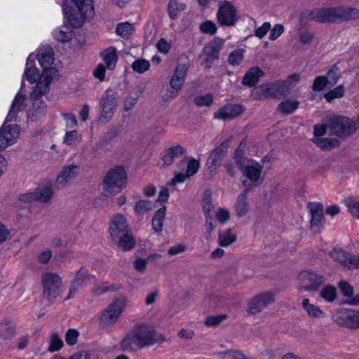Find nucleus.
<instances>
[{
    "label": "nucleus",
    "mask_w": 359,
    "mask_h": 359,
    "mask_svg": "<svg viewBox=\"0 0 359 359\" xmlns=\"http://www.w3.org/2000/svg\"><path fill=\"white\" fill-rule=\"evenodd\" d=\"M37 60L43 68L39 81L33 87L30 93V99L34 102L33 107L35 114L32 116L38 117L44 114L46 107L44 102H40L41 97L48 93L50 84L59 79L60 74L55 67H51L53 62V50L50 46L40 48L37 53Z\"/></svg>",
    "instance_id": "nucleus-1"
},
{
    "label": "nucleus",
    "mask_w": 359,
    "mask_h": 359,
    "mask_svg": "<svg viewBox=\"0 0 359 359\" xmlns=\"http://www.w3.org/2000/svg\"><path fill=\"white\" fill-rule=\"evenodd\" d=\"M78 13L74 14L71 8L63 7V13L68 23H64L54 29L52 34L55 39L60 42L69 41L73 37L72 27H81L85 20L93 17L94 7L92 0H71Z\"/></svg>",
    "instance_id": "nucleus-2"
},
{
    "label": "nucleus",
    "mask_w": 359,
    "mask_h": 359,
    "mask_svg": "<svg viewBox=\"0 0 359 359\" xmlns=\"http://www.w3.org/2000/svg\"><path fill=\"white\" fill-rule=\"evenodd\" d=\"M299 80L297 74L290 76L286 81H277L273 83L262 85L255 88L251 93L254 100H262L268 97H278L287 94L292 86Z\"/></svg>",
    "instance_id": "nucleus-3"
},
{
    "label": "nucleus",
    "mask_w": 359,
    "mask_h": 359,
    "mask_svg": "<svg viewBox=\"0 0 359 359\" xmlns=\"http://www.w3.org/2000/svg\"><path fill=\"white\" fill-rule=\"evenodd\" d=\"M127 177V173L122 166L111 168L103 180V194L109 196L120 193L126 187Z\"/></svg>",
    "instance_id": "nucleus-4"
},
{
    "label": "nucleus",
    "mask_w": 359,
    "mask_h": 359,
    "mask_svg": "<svg viewBox=\"0 0 359 359\" xmlns=\"http://www.w3.org/2000/svg\"><path fill=\"white\" fill-rule=\"evenodd\" d=\"M327 127L331 134L346 138L359 128V118L354 121L345 116H331L327 118Z\"/></svg>",
    "instance_id": "nucleus-5"
},
{
    "label": "nucleus",
    "mask_w": 359,
    "mask_h": 359,
    "mask_svg": "<svg viewBox=\"0 0 359 359\" xmlns=\"http://www.w3.org/2000/svg\"><path fill=\"white\" fill-rule=\"evenodd\" d=\"M127 304V298L120 296L115 298L100 315V323L104 327L114 325L119 318L125 309Z\"/></svg>",
    "instance_id": "nucleus-6"
},
{
    "label": "nucleus",
    "mask_w": 359,
    "mask_h": 359,
    "mask_svg": "<svg viewBox=\"0 0 359 359\" xmlns=\"http://www.w3.org/2000/svg\"><path fill=\"white\" fill-rule=\"evenodd\" d=\"M62 279L56 273L48 272L41 276L43 295L49 302H53L62 292Z\"/></svg>",
    "instance_id": "nucleus-7"
},
{
    "label": "nucleus",
    "mask_w": 359,
    "mask_h": 359,
    "mask_svg": "<svg viewBox=\"0 0 359 359\" xmlns=\"http://www.w3.org/2000/svg\"><path fill=\"white\" fill-rule=\"evenodd\" d=\"M238 168L245 177L243 184L247 189L257 187L262 183L261 173L263 170L262 165L250 159L245 163L240 165Z\"/></svg>",
    "instance_id": "nucleus-8"
},
{
    "label": "nucleus",
    "mask_w": 359,
    "mask_h": 359,
    "mask_svg": "<svg viewBox=\"0 0 359 359\" xmlns=\"http://www.w3.org/2000/svg\"><path fill=\"white\" fill-rule=\"evenodd\" d=\"M303 20L308 18L310 20L321 23L334 22L338 21L337 7L316 8L313 11H306L302 14Z\"/></svg>",
    "instance_id": "nucleus-9"
},
{
    "label": "nucleus",
    "mask_w": 359,
    "mask_h": 359,
    "mask_svg": "<svg viewBox=\"0 0 359 359\" xmlns=\"http://www.w3.org/2000/svg\"><path fill=\"white\" fill-rule=\"evenodd\" d=\"M298 279L302 286L300 291H316L324 282V278L315 272L303 271L299 273Z\"/></svg>",
    "instance_id": "nucleus-10"
},
{
    "label": "nucleus",
    "mask_w": 359,
    "mask_h": 359,
    "mask_svg": "<svg viewBox=\"0 0 359 359\" xmlns=\"http://www.w3.org/2000/svg\"><path fill=\"white\" fill-rule=\"evenodd\" d=\"M275 302L273 293L270 292H261L255 295L248 304V311L250 314H257L269 307Z\"/></svg>",
    "instance_id": "nucleus-11"
},
{
    "label": "nucleus",
    "mask_w": 359,
    "mask_h": 359,
    "mask_svg": "<svg viewBox=\"0 0 359 359\" xmlns=\"http://www.w3.org/2000/svg\"><path fill=\"white\" fill-rule=\"evenodd\" d=\"M139 342V348L153 346L156 343L154 331L144 323L135 325L132 327Z\"/></svg>",
    "instance_id": "nucleus-12"
},
{
    "label": "nucleus",
    "mask_w": 359,
    "mask_h": 359,
    "mask_svg": "<svg viewBox=\"0 0 359 359\" xmlns=\"http://www.w3.org/2000/svg\"><path fill=\"white\" fill-rule=\"evenodd\" d=\"M334 321L339 325L350 329L359 328V311L348 309L339 311L334 316Z\"/></svg>",
    "instance_id": "nucleus-13"
},
{
    "label": "nucleus",
    "mask_w": 359,
    "mask_h": 359,
    "mask_svg": "<svg viewBox=\"0 0 359 359\" xmlns=\"http://www.w3.org/2000/svg\"><path fill=\"white\" fill-rule=\"evenodd\" d=\"M118 93L112 90H107L102 98V115L100 119H109L114 114V111L118 103Z\"/></svg>",
    "instance_id": "nucleus-14"
},
{
    "label": "nucleus",
    "mask_w": 359,
    "mask_h": 359,
    "mask_svg": "<svg viewBox=\"0 0 359 359\" xmlns=\"http://www.w3.org/2000/svg\"><path fill=\"white\" fill-rule=\"evenodd\" d=\"M189 67V59L181 57L169 83L170 88L180 90L184 81L185 76Z\"/></svg>",
    "instance_id": "nucleus-15"
},
{
    "label": "nucleus",
    "mask_w": 359,
    "mask_h": 359,
    "mask_svg": "<svg viewBox=\"0 0 359 359\" xmlns=\"http://www.w3.org/2000/svg\"><path fill=\"white\" fill-rule=\"evenodd\" d=\"M20 127L15 125L2 126L0 128V150H4L17 141Z\"/></svg>",
    "instance_id": "nucleus-16"
},
{
    "label": "nucleus",
    "mask_w": 359,
    "mask_h": 359,
    "mask_svg": "<svg viewBox=\"0 0 359 359\" xmlns=\"http://www.w3.org/2000/svg\"><path fill=\"white\" fill-rule=\"evenodd\" d=\"M217 17L221 25L232 26L236 21V8L230 2H224L219 7Z\"/></svg>",
    "instance_id": "nucleus-17"
},
{
    "label": "nucleus",
    "mask_w": 359,
    "mask_h": 359,
    "mask_svg": "<svg viewBox=\"0 0 359 359\" xmlns=\"http://www.w3.org/2000/svg\"><path fill=\"white\" fill-rule=\"evenodd\" d=\"M330 256L335 262L348 269L359 268V255L352 257L344 250L334 249L330 252Z\"/></svg>",
    "instance_id": "nucleus-18"
},
{
    "label": "nucleus",
    "mask_w": 359,
    "mask_h": 359,
    "mask_svg": "<svg viewBox=\"0 0 359 359\" xmlns=\"http://www.w3.org/2000/svg\"><path fill=\"white\" fill-rule=\"evenodd\" d=\"M129 231V225L126 217L121 214L114 216L109 221V232L111 239L118 238L119 236Z\"/></svg>",
    "instance_id": "nucleus-19"
},
{
    "label": "nucleus",
    "mask_w": 359,
    "mask_h": 359,
    "mask_svg": "<svg viewBox=\"0 0 359 359\" xmlns=\"http://www.w3.org/2000/svg\"><path fill=\"white\" fill-rule=\"evenodd\" d=\"M327 123L326 125H315L314 126V137L313 142L322 149H328L333 148L338 144V141L335 139H328L322 137L326 133Z\"/></svg>",
    "instance_id": "nucleus-20"
},
{
    "label": "nucleus",
    "mask_w": 359,
    "mask_h": 359,
    "mask_svg": "<svg viewBox=\"0 0 359 359\" xmlns=\"http://www.w3.org/2000/svg\"><path fill=\"white\" fill-rule=\"evenodd\" d=\"M91 278H95V276H90L85 268H81L76 273L75 278L71 283L69 294L65 299L72 298L75 294L82 289L83 285Z\"/></svg>",
    "instance_id": "nucleus-21"
},
{
    "label": "nucleus",
    "mask_w": 359,
    "mask_h": 359,
    "mask_svg": "<svg viewBox=\"0 0 359 359\" xmlns=\"http://www.w3.org/2000/svg\"><path fill=\"white\" fill-rule=\"evenodd\" d=\"M244 112V108L241 104H228L219 109L215 114V118L221 120H229L241 116Z\"/></svg>",
    "instance_id": "nucleus-22"
},
{
    "label": "nucleus",
    "mask_w": 359,
    "mask_h": 359,
    "mask_svg": "<svg viewBox=\"0 0 359 359\" xmlns=\"http://www.w3.org/2000/svg\"><path fill=\"white\" fill-rule=\"evenodd\" d=\"M309 208L311 215V228L314 232H319L320 228L323 226L325 220L323 216V206L320 203H311L309 204Z\"/></svg>",
    "instance_id": "nucleus-23"
},
{
    "label": "nucleus",
    "mask_w": 359,
    "mask_h": 359,
    "mask_svg": "<svg viewBox=\"0 0 359 359\" xmlns=\"http://www.w3.org/2000/svg\"><path fill=\"white\" fill-rule=\"evenodd\" d=\"M79 172V167L75 165H69L65 167L58 174L56 179V186L62 189L67 184L76 178Z\"/></svg>",
    "instance_id": "nucleus-24"
},
{
    "label": "nucleus",
    "mask_w": 359,
    "mask_h": 359,
    "mask_svg": "<svg viewBox=\"0 0 359 359\" xmlns=\"http://www.w3.org/2000/svg\"><path fill=\"white\" fill-rule=\"evenodd\" d=\"M227 141L218 146L209 156L207 161V166L210 170H215L222 163V158L227 151Z\"/></svg>",
    "instance_id": "nucleus-25"
},
{
    "label": "nucleus",
    "mask_w": 359,
    "mask_h": 359,
    "mask_svg": "<svg viewBox=\"0 0 359 359\" xmlns=\"http://www.w3.org/2000/svg\"><path fill=\"white\" fill-rule=\"evenodd\" d=\"M185 149L180 144L173 145L164 151L162 155L163 165H170L175 160L181 158L185 154Z\"/></svg>",
    "instance_id": "nucleus-26"
},
{
    "label": "nucleus",
    "mask_w": 359,
    "mask_h": 359,
    "mask_svg": "<svg viewBox=\"0 0 359 359\" xmlns=\"http://www.w3.org/2000/svg\"><path fill=\"white\" fill-rule=\"evenodd\" d=\"M119 346L123 351L132 352L141 349L139 348V342L132 328L120 341Z\"/></svg>",
    "instance_id": "nucleus-27"
},
{
    "label": "nucleus",
    "mask_w": 359,
    "mask_h": 359,
    "mask_svg": "<svg viewBox=\"0 0 359 359\" xmlns=\"http://www.w3.org/2000/svg\"><path fill=\"white\" fill-rule=\"evenodd\" d=\"M35 57L33 54H30L26 62V67L24 72V76L26 77L27 80L33 83L36 81L38 80L39 81V79L41 75L39 76V73L38 69L33 66V63L34 62Z\"/></svg>",
    "instance_id": "nucleus-28"
},
{
    "label": "nucleus",
    "mask_w": 359,
    "mask_h": 359,
    "mask_svg": "<svg viewBox=\"0 0 359 359\" xmlns=\"http://www.w3.org/2000/svg\"><path fill=\"white\" fill-rule=\"evenodd\" d=\"M25 95L17 94L15 97L11 109L6 116V122L16 121L17 115L22 109V104L25 101Z\"/></svg>",
    "instance_id": "nucleus-29"
},
{
    "label": "nucleus",
    "mask_w": 359,
    "mask_h": 359,
    "mask_svg": "<svg viewBox=\"0 0 359 359\" xmlns=\"http://www.w3.org/2000/svg\"><path fill=\"white\" fill-rule=\"evenodd\" d=\"M102 59L109 70H113L118 60L117 51L114 47H109L101 54Z\"/></svg>",
    "instance_id": "nucleus-30"
},
{
    "label": "nucleus",
    "mask_w": 359,
    "mask_h": 359,
    "mask_svg": "<svg viewBox=\"0 0 359 359\" xmlns=\"http://www.w3.org/2000/svg\"><path fill=\"white\" fill-rule=\"evenodd\" d=\"M263 76V72L257 67L250 68L245 74L243 84L252 87L255 86Z\"/></svg>",
    "instance_id": "nucleus-31"
},
{
    "label": "nucleus",
    "mask_w": 359,
    "mask_h": 359,
    "mask_svg": "<svg viewBox=\"0 0 359 359\" xmlns=\"http://www.w3.org/2000/svg\"><path fill=\"white\" fill-rule=\"evenodd\" d=\"M222 44L223 41L222 39H217L211 41L204 47L203 53L207 57L211 59H217L219 57Z\"/></svg>",
    "instance_id": "nucleus-32"
},
{
    "label": "nucleus",
    "mask_w": 359,
    "mask_h": 359,
    "mask_svg": "<svg viewBox=\"0 0 359 359\" xmlns=\"http://www.w3.org/2000/svg\"><path fill=\"white\" fill-rule=\"evenodd\" d=\"M338 21H344L359 18V8L351 7H337Z\"/></svg>",
    "instance_id": "nucleus-33"
},
{
    "label": "nucleus",
    "mask_w": 359,
    "mask_h": 359,
    "mask_svg": "<svg viewBox=\"0 0 359 359\" xmlns=\"http://www.w3.org/2000/svg\"><path fill=\"white\" fill-rule=\"evenodd\" d=\"M112 240L117 244L118 248L123 251L131 250L135 244V241L129 231L123 234V236L120 235L118 238H113Z\"/></svg>",
    "instance_id": "nucleus-34"
},
{
    "label": "nucleus",
    "mask_w": 359,
    "mask_h": 359,
    "mask_svg": "<svg viewBox=\"0 0 359 359\" xmlns=\"http://www.w3.org/2000/svg\"><path fill=\"white\" fill-rule=\"evenodd\" d=\"M302 305L311 318H321L325 316V313L318 306L310 303L309 299H304Z\"/></svg>",
    "instance_id": "nucleus-35"
},
{
    "label": "nucleus",
    "mask_w": 359,
    "mask_h": 359,
    "mask_svg": "<svg viewBox=\"0 0 359 359\" xmlns=\"http://www.w3.org/2000/svg\"><path fill=\"white\" fill-rule=\"evenodd\" d=\"M185 8L184 4L180 3L177 0H170L168 5V13L171 19L175 20Z\"/></svg>",
    "instance_id": "nucleus-36"
},
{
    "label": "nucleus",
    "mask_w": 359,
    "mask_h": 359,
    "mask_svg": "<svg viewBox=\"0 0 359 359\" xmlns=\"http://www.w3.org/2000/svg\"><path fill=\"white\" fill-rule=\"evenodd\" d=\"M165 206L158 209L154 214L152 219V228L156 232H161L163 230V220L165 216Z\"/></svg>",
    "instance_id": "nucleus-37"
},
{
    "label": "nucleus",
    "mask_w": 359,
    "mask_h": 359,
    "mask_svg": "<svg viewBox=\"0 0 359 359\" xmlns=\"http://www.w3.org/2000/svg\"><path fill=\"white\" fill-rule=\"evenodd\" d=\"M36 200L41 203H48L53 196V188L51 186L39 187L35 190Z\"/></svg>",
    "instance_id": "nucleus-38"
},
{
    "label": "nucleus",
    "mask_w": 359,
    "mask_h": 359,
    "mask_svg": "<svg viewBox=\"0 0 359 359\" xmlns=\"http://www.w3.org/2000/svg\"><path fill=\"white\" fill-rule=\"evenodd\" d=\"M248 204L246 201V192L240 194L238 196L235 204V211L238 217H243L248 212Z\"/></svg>",
    "instance_id": "nucleus-39"
},
{
    "label": "nucleus",
    "mask_w": 359,
    "mask_h": 359,
    "mask_svg": "<svg viewBox=\"0 0 359 359\" xmlns=\"http://www.w3.org/2000/svg\"><path fill=\"white\" fill-rule=\"evenodd\" d=\"M153 203L149 200H140L134 206V212L137 216H143L154 208Z\"/></svg>",
    "instance_id": "nucleus-40"
},
{
    "label": "nucleus",
    "mask_w": 359,
    "mask_h": 359,
    "mask_svg": "<svg viewBox=\"0 0 359 359\" xmlns=\"http://www.w3.org/2000/svg\"><path fill=\"white\" fill-rule=\"evenodd\" d=\"M299 102L296 100H288L278 104L279 111L285 114L293 113L298 107Z\"/></svg>",
    "instance_id": "nucleus-41"
},
{
    "label": "nucleus",
    "mask_w": 359,
    "mask_h": 359,
    "mask_svg": "<svg viewBox=\"0 0 359 359\" xmlns=\"http://www.w3.org/2000/svg\"><path fill=\"white\" fill-rule=\"evenodd\" d=\"M15 333L13 326L8 324L7 322H2L0 323V339L8 340L11 339Z\"/></svg>",
    "instance_id": "nucleus-42"
},
{
    "label": "nucleus",
    "mask_w": 359,
    "mask_h": 359,
    "mask_svg": "<svg viewBox=\"0 0 359 359\" xmlns=\"http://www.w3.org/2000/svg\"><path fill=\"white\" fill-rule=\"evenodd\" d=\"M344 203L351 215L359 219V202L354 198L349 197L344 200Z\"/></svg>",
    "instance_id": "nucleus-43"
},
{
    "label": "nucleus",
    "mask_w": 359,
    "mask_h": 359,
    "mask_svg": "<svg viewBox=\"0 0 359 359\" xmlns=\"http://www.w3.org/2000/svg\"><path fill=\"white\" fill-rule=\"evenodd\" d=\"M141 94L142 90L138 89L133 92V95L130 94L126 96L123 101V109L126 111L130 110L137 102Z\"/></svg>",
    "instance_id": "nucleus-44"
},
{
    "label": "nucleus",
    "mask_w": 359,
    "mask_h": 359,
    "mask_svg": "<svg viewBox=\"0 0 359 359\" xmlns=\"http://www.w3.org/2000/svg\"><path fill=\"white\" fill-rule=\"evenodd\" d=\"M245 147V143L244 142V141H242L238 147L236 149L234 153L233 159L238 167H240V165L245 163L246 162H248V161L250 160L249 158L244 156Z\"/></svg>",
    "instance_id": "nucleus-45"
},
{
    "label": "nucleus",
    "mask_w": 359,
    "mask_h": 359,
    "mask_svg": "<svg viewBox=\"0 0 359 359\" xmlns=\"http://www.w3.org/2000/svg\"><path fill=\"white\" fill-rule=\"evenodd\" d=\"M245 50L238 48L230 53L229 55V62L231 65H239L244 59Z\"/></svg>",
    "instance_id": "nucleus-46"
},
{
    "label": "nucleus",
    "mask_w": 359,
    "mask_h": 359,
    "mask_svg": "<svg viewBox=\"0 0 359 359\" xmlns=\"http://www.w3.org/2000/svg\"><path fill=\"white\" fill-rule=\"evenodd\" d=\"M81 135L76 130L65 133L63 142L68 146H74L81 141Z\"/></svg>",
    "instance_id": "nucleus-47"
},
{
    "label": "nucleus",
    "mask_w": 359,
    "mask_h": 359,
    "mask_svg": "<svg viewBox=\"0 0 359 359\" xmlns=\"http://www.w3.org/2000/svg\"><path fill=\"white\" fill-rule=\"evenodd\" d=\"M131 67L133 70L138 74H143L150 67V63L148 60L144 59H138L135 60Z\"/></svg>",
    "instance_id": "nucleus-48"
},
{
    "label": "nucleus",
    "mask_w": 359,
    "mask_h": 359,
    "mask_svg": "<svg viewBox=\"0 0 359 359\" xmlns=\"http://www.w3.org/2000/svg\"><path fill=\"white\" fill-rule=\"evenodd\" d=\"M133 26L128 22H121L117 25L116 32L123 38H128L132 34Z\"/></svg>",
    "instance_id": "nucleus-49"
},
{
    "label": "nucleus",
    "mask_w": 359,
    "mask_h": 359,
    "mask_svg": "<svg viewBox=\"0 0 359 359\" xmlns=\"http://www.w3.org/2000/svg\"><path fill=\"white\" fill-rule=\"evenodd\" d=\"M236 241V236L231 233L230 230L224 231L219 234V244L227 247Z\"/></svg>",
    "instance_id": "nucleus-50"
},
{
    "label": "nucleus",
    "mask_w": 359,
    "mask_h": 359,
    "mask_svg": "<svg viewBox=\"0 0 359 359\" xmlns=\"http://www.w3.org/2000/svg\"><path fill=\"white\" fill-rule=\"evenodd\" d=\"M344 95V87L343 85L337 86L324 95L325 100L330 102L334 99L342 97Z\"/></svg>",
    "instance_id": "nucleus-51"
},
{
    "label": "nucleus",
    "mask_w": 359,
    "mask_h": 359,
    "mask_svg": "<svg viewBox=\"0 0 359 359\" xmlns=\"http://www.w3.org/2000/svg\"><path fill=\"white\" fill-rule=\"evenodd\" d=\"M320 297L326 302H332L337 297V292L334 287L327 285L320 291Z\"/></svg>",
    "instance_id": "nucleus-52"
},
{
    "label": "nucleus",
    "mask_w": 359,
    "mask_h": 359,
    "mask_svg": "<svg viewBox=\"0 0 359 359\" xmlns=\"http://www.w3.org/2000/svg\"><path fill=\"white\" fill-rule=\"evenodd\" d=\"M63 346L62 340L58 337L56 333H53L50 337V344L48 351L54 352L60 350Z\"/></svg>",
    "instance_id": "nucleus-53"
},
{
    "label": "nucleus",
    "mask_w": 359,
    "mask_h": 359,
    "mask_svg": "<svg viewBox=\"0 0 359 359\" xmlns=\"http://www.w3.org/2000/svg\"><path fill=\"white\" fill-rule=\"evenodd\" d=\"M327 84L334 85L340 77V72L339 68L336 67H332L327 72Z\"/></svg>",
    "instance_id": "nucleus-54"
},
{
    "label": "nucleus",
    "mask_w": 359,
    "mask_h": 359,
    "mask_svg": "<svg viewBox=\"0 0 359 359\" xmlns=\"http://www.w3.org/2000/svg\"><path fill=\"white\" fill-rule=\"evenodd\" d=\"M216 219L222 224L226 223L230 219V212L226 208H219L215 212Z\"/></svg>",
    "instance_id": "nucleus-55"
},
{
    "label": "nucleus",
    "mask_w": 359,
    "mask_h": 359,
    "mask_svg": "<svg viewBox=\"0 0 359 359\" xmlns=\"http://www.w3.org/2000/svg\"><path fill=\"white\" fill-rule=\"evenodd\" d=\"M203 210L205 217H210V212L212 209V204L211 203L210 194L205 193V197L202 202Z\"/></svg>",
    "instance_id": "nucleus-56"
},
{
    "label": "nucleus",
    "mask_w": 359,
    "mask_h": 359,
    "mask_svg": "<svg viewBox=\"0 0 359 359\" xmlns=\"http://www.w3.org/2000/svg\"><path fill=\"white\" fill-rule=\"evenodd\" d=\"M195 102L199 107H208L212 102V96L210 94L198 96L195 99Z\"/></svg>",
    "instance_id": "nucleus-57"
},
{
    "label": "nucleus",
    "mask_w": 359,
    "mask_h": 359,
    "mask_svg": "<svg viewBox=\"0 0 359 359\" xmlns=\"http://www.w3.org/2000/svg\"><path fill=\"white\" fill-rule=\"evenodd\" d=\"M200 29L203 33L214 34L217 32L215 24L211 21H206L200 25Z\"/></svg>",
    "instance_id": "nucleus-58"
},
{
    "label": "nucleus",
    "mask_w": 359,
    "mask_h": 359,
    "mask_svg": "<svg viewBox=\"0 0 359 359\" xmlns=\"http://www.w3.org/2000/svg\"><path fill=\"white\" fill-rule=\"evenodd\" d=\"M79 332L76 330L69 329L65 334V341L68 345H74L77 342Z\"/></svg>",
    "instance_id": "nucleus-59"
},
{
    "label": "nucleus",
    "mask_w": 359,
    "mask_h": 359,
    "mask_svg": "<svg viewBox=\"0 0 359 359\" xmlns=\"http://www.w3.org/2000/svg\"><path fill=\"white\" fill-rule=\"evenodd\" d=\"M199 165V162L197 160L194 158L191 159L188 163L186 170V173L187 175L189 177L194 175L198 172Z\"/></svg>",
    "instance_id": "nucleus-60"
},
{
    "label": "nucleus",
    "mask_w": 359,
    "mask_h": 359,
    "mask_svg": "<svg viewBox=\"0 0 359 359\" xmlns=\"http://www.w3.org/2000/svg\"><path fill=\"white\" fill-rule=\"evenodd\" d=\"M179 91L169 87L161 93V99L163 102H170L177 97Z\"/></svg>",
    "instance_id": "nucleus-61"
},
{
    "label": "nucleus",
    "mask_w": 359,
    "mask_h": 359,
    "mask_svg": "<svg viewBox=\"0 0 359 359\" xmlns=\"http://www.w3.org/2000/svg\"><path fill=\"white\" fill-rule=\"evenodd\" d=\"M269 39L274 41L277 39L284 32V27L281 24H276L274 27L269 30Z\"/></svg>",
    "instance_id": "nucleus-62"
},
{
    "label": "nucleus",
    "mask_w": 359,
    "mask_h": 359,
    "mask_svg": "<svg viewBox=\"0 0 359 359\" xmlns=\"http://www.w3.org/2000/svg\"><path fill=\"white\" fill-rule=\"evenodd\" d=\"M327 84V79L325 76H319L316 78L313 83V89L316 91L322 90Z\"/></svg>",
    "instance_id": "nucleus-63"
},
{
    "label": "nucleus",
    "mask_w": 359,
    "mask_h": 359,
    "mask_svg": "<svg viewBox=\"0 0 359 359\" xmlns=\"http://www.w3.org/2000/svg\"><path fill=\"white\" fill-rule=\"evenodd\" d=\"M339 287L341 293L346 297H351L353 293V287L346 281H340Z\"/></svg>",
    "instance_id": "nucleus-64"
}]
</instances>
